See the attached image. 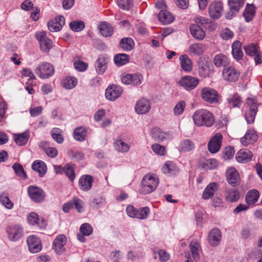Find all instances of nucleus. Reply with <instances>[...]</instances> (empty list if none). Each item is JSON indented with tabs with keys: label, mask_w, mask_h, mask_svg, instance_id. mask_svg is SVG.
I'll return each instance as SVG.
<instances>
[{
	"label": "nucleus",
	"mask_w": 262,
	"mask_h": 262,
	"mask_svg": "<svg viewBox=\"0 0 262 262\" xmlns=\"http://www.w3.org/2000/svg\"><path fill=\"white\" fill-rule=\"evenodd\" d=\"M192 120L198 127H212L215 122V117L210 111L206 109L196 110L192 115Z\"/></svg>",
	"instance_id": "1"
},
{
	"label": "nucleus",
	"mask_w": 262,
	"mask_h": 262,
	"mask_svg": "<svg viewBox=\"0 0 262 262\" xmlns=\"http://www.w3.org/2000/svg\"><path fill=\"white\" fill-rule=\"evenodd\" d=\"M246 101L245 116L247 123L251 124L254 121L258 104L255 98H248Z\"/></svg>",
	"instance_id": "2"
},
{
	"label": "nucleus",
	"mask_w": 262,
	"mask_h": 262,
	"mask_svg": "<svg viewBox=\"0 0 262 262\" xmlns=\"http://www.w3.org/2000/svg\"><path fill=\"white\" fill-rule=\"evenodd\" d=\"M201 97L204 101L210 104L217 103L220 99L217 91L210 87H205L201 90Z\"/></svg>",
	"instance_id": "3"
},
{
	"label": "nucleus",
	"mask_w": 262,
	"mask_h": 262,
	"mask_svg": "<svg viewBox=\"0 0 262 262\" xmlns=\"http://www.w3.org/2000/svg\"><path fill=\"white\" fill-rule=\"evenodd\" d=\"M35 74L41 79L48 78L54 73L52 65L48 62L39 64L35 69Z\"/></svg>",
	"instance_id": "4"
},
{
	"label": "nucleus",
	"mask_w": 262,
	"mask_h": 262,
	"mask_svg": "<svg viewBox=\"0 0 262 262\" xmlns=\"http://www.w3.org/2000/svg\"><path fill=\"white\" fill-rule=\"evenodd\" d=\"M199 83L198 78L190 75L184 76L178 82V84L186 91H191L195 88Z\"/></svg>",
	"instance_id": "5"
},
{
	"label": "nucleus",
	"mask_w": 262,
	"mask_h": 262,
	"mask_svg": "<svg viewBox=\"0 0 262 262\" xmlns=\"http://www.w3.org/2000/svg\"><path fill=\"white\" fill-rule=\"evenodd\" d=\"M244 50L247 55L254 57L255 63L256 65L262 63L261 53L256 45L251 43L245 47Z\"/></svg>",
	"instance_id": "6"
},
{
	"label": "nucleus",
	"mask_w": 262,
	"mask_h": 262,
	"mask_svg": "<svg viewBox=\"0 0 262 262\" xmlns=\"http://www.w3.org/2000/svg\"><path fill=\"white\" fill-rule=\"evenodd\" d=\"M239 75V71L232 66L224 68L222 71L223 79L229 82L236 81L238 79Z\"/></svg>",
	"instance_id": "7"
},
{
	"label": "nucleus",
	"mask_w": 262,
	"mask_h": 262,
	"mask_svg": "<svg viewBox=\"0 0 262 262\" xmlns=\"http://www.w3.org/2000/svg\"><path fill=\"white\" fill-rule=\"evenodd\" d=\"M28 192L31 199L36 203H39L45 200L46 194L44 191L38 187L30 186Z\"/></svg>",
	"instance_id": "8"
},
{
	"label": "nucleus",
	"mask_w": 262,
	"mask_h": 262,
	"mask_svg": "<svg viewBox=\"0 0 262 262\" xmlns=\"http://www.w3.org/2000/svg\"><path fill=\"white\" fill-rule=\"evenodd\" d=\"M35 37L39 41L41 50L48 52L52 47V41L47 36L44 31L37 32L35 33Z\"/></svg>",
	"instance_id": "9"
},
{
	"label": "nucleus",
	"mask_w": 262,
	"mask_h": 262,
	"mask_svg": "<svg viewBox=\"0 0 262 262\" xmlns=\"http://www.w3.org/2000/svg\"><path fill=\"white\" fill-rule=\"evenodd\" d=\"M122 91L121 86L115 84L111 85L105 90V97L110 101H114L121 95Z\"/></svg>",
	"instance_id": "10"
},
{
	"label": "nucleus",
	"mask_w": 262,
	"mask_h": 262,
	"mask_svg": "<svg viewBox=\"0 0 262 262\" xmlns=\"http://www.w3.org/2000/svg\"><path fill=\"white\" fill-rule=\"evenodd\" d=\"M223 136L220 133L216 134L211 138L208 144V149L212 154L217 152L221 148Z\"/></svg>",
	"instance_id": "11"
},
{
	"label": "nucleus",
	"mask_w": 262,
	"mask_h": 262,
	"mask_svg": "<svg viewBox=\"0 0 262 262\" xmlns=\"http://www.w3.org/2000/svg\"><path fill=\"white\" fill-rule=\"evenodd\" d=\"M198 72L201 77H209L213 73V67L208 60H202L200 59L198 63Z\"/></svg>",
	"instance_id": "12"
},
{
	"label": "nucleus",
	"mask_w": 262,
	"mask_h": 262,
	"mask_svg": "<svg viewBox=\"0 0 262 262\" xmlns=\"http://www.w3.org/2000/svg\"><path fill=\"white\" fill-rule=\"evenodd\" d=\"M209 16L213 19H218L223 12V3L220 2H213L209 5L208 9Z\"/></svg>",
	"instance_id": "13"
},
{
	"label": "nucleus",
	"mask_w": 262,
	"mask_h": 262,
	"mask_svg": "<svg viewBox=\"0 0 262 262\" xmlns=\"http://www.w3.org/2000/svg\"><path fill=\"white\" fill-rule=\"evenodd\" d=\"M67 242V237L63 234H59L53 242V248L57 253L61 254L66 250L64 246Z\"/></svg>",
	"instance_id": "14"
},
{
	"label": "nucleus",
	"mask_w": 262,
	"mask_h": 262,
	"mask_svg": "<svg viewBox=\"0 0 262 262\" xmlns=\"http://www.w3.org/2000/svg\"><path fill=\"white\" fill-rule=\"evenodd\" d=\"M227 181L232 186H236L239 185L240 177L238 171L234 167H230L226 171Z\"/></svg>",
	"instance_id": "15"
},
{
	"label": "nucleus",
	"mask_w": 262,
	"mask_h": 262,
	"mask_svg": "<svg viewBox=\"0 0 262 262\" xmlns=\"http://www.w3.org/2000/svg\"><path fill=\"white\" fill-rule=\"evenodd\" d=\"M27 244L30 251L32 253H37L42 248L40 240L35 235H30L27 238Z\"/></svg>",
	"instance_id": "16"
},
{
	"label": "nucleus",
	"mask_w": 262,
	"mask_h": 262,
	"mask_svg": "<svg viewBox=\"0 0 262 262\" xmlns=\"http://www.w3.org/2000/svg\"><path fill=\"white\" fill-rule=\"evenodd\" d=\"M163 173L170 176H176L179 172V168L173 161H167L161 167Z\"/></svg>",
	"instance_id": "17"
},
{
	"label": "nucleus",
	"mask_w": 262,
	"mask_h": 262,
	"mask_svg": "<svg viewBox=\"0 0 262 262\" xmlns=\"http://www.w3.org/2000/svg\"><path fill=\"white\" fill-rule=\"evenodd\" d=\"M109 60L107 57L100 55L95 63L96 72L99 74H103L107 68Z\"/></svg>",
	"instance_id": "18"
},
{
	"label": "nucleus",
	"mask_w": 262,
	"mask_h": 262,
	"mask_svg": "<svg viewBox=\"0 0 262 262\" xmlns=\"http://www.w3.org/2000/svg\"><path fill=\"white\" fill-rule=\"evenodd\" d=\"M206 50V46L202 43H193L190 45L188 48V53L191 56H199Z\"/></svg>",
	"instance_id": "19"
},
{
	"label": "nucleus",
	"mask_w": 262,
	"mask_h": 262,
	"mask_svg": "<svg viewBox=\"0 0 262 262\" xmlns=\"http://www.w3.org/2000/svg\"><path fill=\"white\" fill-rule=\"evenodd\" d=\"M219 188V184L216 182L210 183L205 188L203 192L202 197L204 200L211 199L217 192Z\"/></svg>",
	"instance_id": "20"
},
{
	"label": "nucleus",
	"mask_w": 262,
	"mask_h": 262,
	"mask_svg": "<svg viewBox=\"0 0 262 262\" xmlns=\"http://www.w3.org/2000/svg\"><path fill=\"white\" fill-rule=\"evenodd\" d=\"M64 23V17L63 16H59L55 20H50L48 22V29L51 32L59 31L61 29Z\"/></svg>",
	"instance_id": "21"
},
{
	"label": "nucleus",
	"mask_w": 262,
	"mask_h": 262,
	"mask_svg": "<svg viewBox=\"0 0 262 262\" xmlns=\"http://www.w3.org/2000/svg\"><path fill=\"white\" fill-rule=\"evenodd\" d=\"M93 181L94 179L91 176L87 174L82 176L78 182L80 189L84 191L90 190L92 187Z\"/></svg>",
	"instance_id": "22"
},
{
	"label": "nucleus",
	"mask_w": 262,
	"mask_h": 262,
	"mask_svg": "<svg viewBox=\"0 0 262 262\" xmlns=\"http://www.w3.org/2000/svg\"><path fill=\"white\" fill-rule=\"evenodd\" d=\"M7 232L9 238L13 241H17L23 234V228L18 225L9 227L7 229Z\"/></svg>",
	"instance_id": "23"
},
{
	"label": "nucleus",
	"mask_w": 262,
	"mask_h": 262,
	"mask_svg": "<svg viewBox=\"0 0 262 262\" xmlns=\"http://www.w3.org/2000/svg\"><path fill=\"white\" fill-rule=\"evenodd\" d=\"M257 138L256 132L253 129L250 128L247 130L244 137L241 138V142L244 146H247L255 142Z\"/></svg>",
	"instance_id": "24"
},
{
	"label": "nucleus",
	"mask_w": 262,
	"mask_h": 262,
	"mask_svg": "<svg viewBox=\"0 0 262 262\" xmlns=\"http://www.w3.org/2000/svg\"><path fill=\"white\" fill-rule=\"evenodd\" d=\"M189 30L191 35L196 40H202L205 37V31L198 24H191Z\"/></svg>",
	"instance_id": "25"
},
{
	"label": "nucleus",
	"mask_w": 262,
	"mask_h": 262,
	"mask_svg": "<svg viewBox=\"0 0 262 262\" xmlns=\"http://www.w3.org/2000/svg\"><path fill=\"white\" fill-rule=\"evenodd\" d=\"M222 238L221 233L217 228L213 229L209 233L208 241L210 244L213 246L219 245Z\"/></svg>",
	"instance_id": "26"
},
{
	"label": "nucleus",
	"mask_w": 262,
	"mask_h": 262,
	"mask_svg": "<svg viewBox=\"0 0 262 262\" xmlns=\"http://www.w3.org/2000/svg\"><path fill=\"white\" fill-rule=\"evenodd\" d=\"M181 69L186 72H190L192 70L193 63L187 55H182L179 57Z\"/></svg>",
	"instance_id": "27"
},
{
	"label": "nucleus",
	"mask_w": 262,
	"mask_h": 262,
	"mask_svg": "<svg viewBox=\"0 0 262 262\" xmlns=\"http://www.w3.org/2000/svg\"><path fill=\"white\" fill-rule=\"evenodd\" d=\"M34 171L38 173L40 177H43L47 171V167L45 163L41 160H36L31 166Z\"/></svg>",
	"instance_id": "28"
},
{
	"label": "nucleus",
	"mask_w": 262,
	"mask_h": 262,
	"mask_svg": "<svg viewBox=\"0 0 262 262\" xmlns=\"http://www.w3.org/2000/svg\"><path fill=\"white\" fill-rule=\"evenodd\" d=\"M158 18L160 22L164 25H168L172 23L175 19L174 16L170 12L160 11L159 13Z\"/></svg>",
	"instance_id": "29"
},
{
	"label": "nucleus",
	"mask_w": 262,
	"mask_h": 262,
	"mask_svg": "<svg viewBox=\"0 0 262 262\" xmlns=\"http://www.w3.org/2000/svg\"><path fill=\"white\" fill-rule=\"evenodd\" d=\"M152 138L157 142H162L164 140L169 138V134L162 131L159 128H154L151 132Z\"/></svg>",
	"instance_id": "30"
},
{
	"label": "nucleus",
	"mask_w": 262,
	"mask_h": 262,
	"mask_svg": "<svg viewBox=\"0 0 262 262\" xmlns=\"http://www.w3.org/2000/svg\"><path fill=\"white\" fill-rule=\"evenodd\" d=\"M252 156V152L249 150L241 149L236 155V159L238 162H247L251 159Z\"/></svg>",
	"instance_id": "31"
},
{
	"label": "nucleus",
	"mask_w": 262,
	"mask_h": 262,
	"mask_svg": "<svg viewBox=\"0 0 262 262\" xmlns=\"http://www.w3.org/2000/svg\"><path fill=\"white\" fill-rule=\"evenodd\" d=\"M189 247L193 259L195 261L199 260L200 252L201 251L200 244L196 240H193L191 242Z\"/></svg>",
	"instance_id": "32"
},
{
	"label": "nucleus",
	"mask_w": 262,
	"mask_h": 262,
	"mask_svg": "<svg viewBox=\"0 0 262 262\" xmlns=\"http://www.w3.org/2000/svg\"><path fill=\"white\" fill-rule=\"evenodd\" d=\"M214 64L216 67H226L227 66L230 62L227 56L224 54H218L216 55L213 60Z\"/></svg>",
	"instance_id": "33"
},
{
	"label": "nucleus",
	"mask_w": 262,
	"mask_h": 262,
	"mask_svg": "<svg viewBox=\"0 0 262 262\" xmlns=\"http://www.w3.org/2000/svg\"><path fill=\"white\" fill-rule=\"evenodd\" d=\"M232 54L236 60H239L243 58L244 54L241 49V43L239 41H235L232 43Z\"/></svg>",
	"instance_id": "34"
},
{
	"label": "nucleus",
	"mask_w": 262,
	"mask_h": 262,
	"mask_svg": "<svg viewBox=\"0 0 262 262\" xmlns=\"http://www.w3.org/2000/svg\"><path fill=\"white\" fill-rule=\"evenodd\" d=\"M114 147L116 150L121 152H127L130 147V144L124 142L121 138H117L114 144Z\"/></svg>",
	"instance_id": "35"
},
{
	"label": "nucleus",
	"mask_w": 262,
	"mask_h": 262,
	"mask_svg": "<svg viewBox=\"0 0 262 262\" xmlns=\"http://www.w3.org/2000/svg\"><path fill=\"white\" fill-rule=\"evenodd\" d=\"M159 183V179L157 174L153 173H148V193L156 190Z\"/></svg>",
	"instance_id": "36"
},
{
	"label": "nucleus",
	"mask_w": 262,
	"mask_h": 262,
	"mask_svg": "<svg viewBox=\"0 0 262 262\" xmlns=\"http://www.w3.org/2000/svg\"><path fill=\"white\" fill-rule=\"evenodd\" d=\"M259 196V192L256 189L249 190L246 195V202L247 205L255 204Z\"/></svg>",
	"instance_id": "37"
},
{
	"label": "nucleus",
	"mask_w": 262,
	"mask_h": 262,
	"mask_svg": "<svg viewBox=\"0 0 262 262\" xmlns=\"http://www.w3.org/2000/svg\"><path fill=\"white\" fill-rule=\"evenodd\" d=\"M239 198V193L236 188H230L226 192L225 199L227 201L230 202H235L238 200Z\"/></svg>",
	"instance_id": "38"
},
{
	"label": "nucleus",
	"mask_w": 262,
	"mask_h": 262,
	"mask_svg": "<svg viewBox=\"0 0 262 262\" xmlns=\"http://www.w3.org/2000/svg\"><path fill=\"white\" fill-rule=\"evenodd\" d=\"M227 101L230 107H239L242 103V98L237 93L230 95Z\"/></svg>",
	"instance_id": "39"
},
{
	"label": "nucleus",
	"mask_w": 262,
	"mask_h": 262,
	"mask_svg": "<svg viewBox=\"0 0 262 262\" xmlns=\"http://www.w3.org/2000/svg\"><path fill=\"white\" fill-rule=\"evenodd\" d=\"M29 137V133L27 131L19 134L14 135V141L19 146L25 145L27 143Z\"/></svg>",
	"instance_id": "40"
},
{
	"label": "nucleus",
	"mask_w": 262,
	"mask_h": 262,
	"mask_svg": "<svg viewBox=\"0 0 262 262\" xmlns=\"http://www.w3.org/2000/svg\"><path fill=\"white\" fill-rule=\"evenodd\" d=\"M120 46L124 51H129L134 48L135 43L132 38L126 37L121 40Z\"/></svg>",
	"instance_id": "41"
},
{
	"label": "nucleus",
	"mask_w": 262,
	"mask_h": 262,
	"mask_svg": "<svg viewBox=\"0 0 262 262\" xmlns=\"http://www.w3.org/2000/svg\"><path fill=\"white\" fill-rule=\"evenodd\" d=\"M99 30L101 34L104 37H110L113 33V29L112 26L105 22L100 25Z\"/></svg>",
	"instance_id": "42"
},
{
	"label": "nucleus",
	"mask_w": 262,
	"mask_h": 262,
	"mask_svg": "<svg viewBox=\"0 0 262 262\" xmlns=\"http://www.w3.org/2000/svg\"><path fill=\"white\" fill-rule=\"evenodd\" d=\"M147 100L143 98L139 100L135 107V110L138 114H144L147 112Z\"/></svg>",
	"instance_id": "43"
},
{
	"label": "nucleus",
	"mask_w": 262,
	"mask_h": 262,
	"mask_svg": "<svg viewBox=\"0 0 262 262\" xmlns=\"http://www.w3.org/2000/svg\"><path fill=\"white\" fill-rule=\"evenodd\" d=\"M129 56L125 54H119L114 57V62L117 66L125 64L129 61Z\"/></svg>",
	"instance_id": "44"
},
{
	"label": "nucleus",
	"mask_w": 262,
	"mask_h": 262,
	"mask_svg": "<svg viewBox=\"0 0 262 262\" xmlns=\"http://www.w3.org/2000/svg\"><path fill=\"white\" fill-rule=\"evenodd\" d=\"M74 138L78 141H83L85 140L86 132L83 127H78L74 131Z\"/></svg>",
	"instance_id": "45"
},
{
	"label": "nucleus",
	"mask_w": 262,
	"mask_h": 262,
	"mask_svg": "<svg viewBox=\"0 0 262 262\" xmlns=\"http://www.w3.org/2000/svg\"><path fill=\"white\" fill-rule=\"evenodd\" d=\"M194 145L190 140L186 139L183 141L179 146L180 151H188L194 148Z\"/></svg>",
	"instance_id": "46"
},
{
	"label": "nucleus",
	"mask_w": 262,
	"mask_h": 262,
	"mask_svg": "<svg viewBox=\"0 0 262 262\" xmlns=\"http://www.w3.org/2000/svg\"><path fill=\"white\" fill-rule=\"evenodd\" d=\"M255 11L254 7L252 5L247 6L243 13V16L247 22L251 20L255 15Z\"/></svg>",
	"instance_id": "47"
},
{
	"label": "nucleus",
	"mask_w": 262,
	"mask_h": 262,
	"mask_svg": "<svg viewBox=\"0 0 262 262\" xmlns=\"http://www.w3.org/2000/svg\"><path fill=\"white\" fill-rule=\"evenodd\" d=\"M77 84V79L74 77H67L63 81V86L67 89H72Z\"/></svg>",
	"instance_id": "48"
},
{
	"label": "nucleus",
	"mask_w": 262,
	"mask_h": 262,
	"mask_svg": "<svg viewBox=\"0 0 262 262\" xmlns=\"http://www.w3.org/2000/svg\"><path fill=\"white\" fill-rule=\"evenodd\" d=\"M218 166V162L215 159L206 160L203 163V167L206 170H211L216 168Z\"/></svg>",
	"instance_id": "49"
},
{
	"label": "nucleus",
	"mask_w": 262,
	"mask_h": 262,
	"mask_svg": "<svg viewBox=\"0 0 262 262\" xmlns=\"http://www.w3.org/2000/svg\"><path fill=\"white\" fill-rule=\"evenodd\" d=\"M244 4V0H228V5L230 10L237 12Z\"/></svg>",
	"instance_id": "50"
},
{
	"label": "nucleus",
	"mask_w": 262,
	"mask_h": 262,
	"mask_svg": "<svg viewBox=\"0 0 262 262\" xmlns=\"http://www.w3.org/2000/svg\"><path fill=\"white\" fill-rule=\"evenodd\" d=\"M151 149L156 154L160 156H165L167 152L165 147L158 143L154 144Z\"/></svg>",
	"instance_id": "51"
},
{
	"label": "nucleus",
	"mask_w": 262,
	"mask_h": 262,
	"mask_svg": "<svg viewBox=\"0 0 262 262\" xmlns=\"http://www.w3.org/2000/svg\"><path fill=\"white\" fill-rule=\"evenodd\" d=\"M0 202L7 209H11L13 207V203L9 198L8 195L5 193L0 195Z\"/></svg>",
	"instance_id": "52"
},
{
	"label": "nucleus",
	"mask_w": 262,
	"mask_h": 262,
	"mask_svg": "<svg viewBox=\"0 0 262 262\" xmlns=\"http://www.w3.org/2000/svg\"><path fill=\"white\" fill-rule=\"evenodd\" d=\"M116 3L121 9L129 10L133 5V0H116Z\"/></svg>",
	"instance_id": "53"
},
{
	"label": "nucleus",
	"mask_w": 262,
	"mask_h": 262,
	"mask_svg": "<svg viewBox=\"0 0 262 262\" xmlns=\"http://www.w3.org/2000/svg\"><path fill=\"white\" fill-rule=\"evenodd\" d=\"M12 168L14 171H15V173L19 177L22 178L23 179H26V173L25 172L23 166L20 164L16 163L13 165Z\"/></svg>",
	"instance_id": "54"
},
{
	"label": "nucleus",
	"mask_w": 262,
	"mask_h": 262,
	"mask_svg": "<svg viewBox=\"0 0 262 262\" xmlns=\"http://www.w3.org/2000/svg\"><path fill=\"white\" fill-rule=\"evenodd\" d=\"M70 27L73 31L79 32L84 28V23L82 21H73L70 23Z\"/></svg>",
	"instance_id": "55"
},
{
	"label": "nucleus",
	"mask_w": 262,
	"mask_h": 262,
	"mask_svg": "<svg viewBox=\"0 0 262 262\" xmlns=\"http://www.w3.org/2000/svg\"><path fill=\"white\" fill-rule=\"evenodd\" d=\"M186 107V103L184 101H179L173 108V113L175 115L182 114Z\"/></svg>",
	"instance_id": "56"
},
{
	"label": "nucleus",
	"mask_w": 262,
	"mask_h": 262,
	"mask_svg": "<svg viewBox=\"0 0 262 262\" xmlns=\"http://www.w3.org/2000/svg\"><path fill=\"white\" fill-rule=\"evenodd\" d=\"M63 172L67 176L71 181L75 179V173L73 168L69 164L65 165L63 167Z\"/></svg>",
	"instance_id": "57"
},
{
	"label": "nucleus",
	"mask_w": 262,
	"mask_h": 262,
	"mask_svg": "<svg viewBox=\"0 0 262 262\" xmlns=\"http://www.w3.org/2000/svg\"><path fill=\"white\" fill-rule=\"evenodd\" d=\"M80 231L82 234L89 236L93 232V228L89 224L84 223L81 226Z\"/></svg>",
	"instance_id": "58"
},
{
	"label": "nucleus",
	"mask_w": 262,
	"mask_h": 262,
	"mask_svg": "<svg viewBox=\"0 0 262 262\" xmlns=\"http://www.w3.org/2000/svg\"><path fill=\"white\" fill-rule=\"evenodd\" d=\"M68 155L72 159L79 161L83 159V154L82 152L74 150H70L68 151Z\"/></svg>",
	"instance_id": "59"
},
{
	"label": "nucleus",
	"mask_w": 262,
	"mask_h": 262,
	"mask_svg": "<svg viewBox=\"0 0 262 262\" xmlns=\"http://www.w3.org/2000/svg\"><path fill=\"white\" fill-rule=\"evenodd\" d=\"M235 153V150L233 147L229 146L225 149L224 152V158L225 160H229L232 158Z\"/></svg>",
	"instance_id": "60"
},
{
	"label": "nucleus",
	"mask_w": 262,
	"mask_h": 262,
	"mask_svg": "<svg viewBox=\"0 0 262 262\" xmlns=\"http://www.w3.org/2000/svg\"><path fill=\"white\" fill-rule=\"evenodd\" d=\"M73 206H75L78 212H81L83 211V201L78 198H74L73 199Z\"/></svg>",
	"instance_id": "61"
},
{
	"label": "nucleus",
	"mask_w": 262,
	"mask_h": 262,
	"mask_svg": "<svg viewBox=\"0 0 262 262\" xmlns=\"http://www.w3.org/2000/svg\"><path fill=\"white\" fill-rule=\"evenodd\" d=\"M38 215L35 212H31L28 216V223L31 225L38 224Z\"/></svg>",
	"instance_id": "62"
},
{
	"label": "nucleus",
	"mask_w": 262,
	"mask_h": 262,
	"mask_svg": "<svg viewBox=\"0 0 262 262\" xmlns=\"http://www.w3.org/2000/svg\"><path fill=\"white\" fill-rule=\"evenodd\" d=\"M221 37L225 40L231 39L233 37V33L229 29L226 28L223 30L221 33Z\"/></svg>",
	"instance_id": "63"
},
{
	"label": "nucleus",
	"mask_w": 262,
	"mask_h": 262,
	"mask_svg": "<svg viewBox=\"0 0 262 262\" xmlns=\"http://www.w3.org/2000/svg\"><path fill=\"white\" fill-rule=\"evenodd\" d=\"M74 67L78 71L83 72L87 69L88 64L79 60L74 63Z\"/></svg>",
	"instance_id": "64"
}]
</instances>
